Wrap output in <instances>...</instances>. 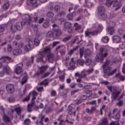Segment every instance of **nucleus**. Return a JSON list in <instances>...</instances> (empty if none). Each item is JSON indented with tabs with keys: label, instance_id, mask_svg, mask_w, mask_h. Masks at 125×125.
<instances>
[{
	"label": "nucleus",
	"instance_id": "f257e3e1",
	"mask_svg": "<svg viewBox=\"0 0 125 125\" xmlns=\"http://www.w3.org/2000/svg\"><path fill=\"white\" fill-rule=\"evenodd\" d=\"M109 53V51L107 48L101 47L99 52L97 54L96 56V61L98 62L103 61L105 58L108 55Z\"/></svg>",
	"mask_w": 125,
	"mask_h": 125
},
{
	"label": "nucleus",
	"instance_id": "f03ea898",
	"mask_svg": "<svg viewBox=\"0 0 125 125\" xmlns=\"http://www.w3.org/2000/svg\"><path fill=\"white\" fill-rule=\"evenodd\" d=\"M93 26L94 28H96V30L92 32H90L88 31H86L85 34L86 36H88L90 34L93 35H96L98 33L101 32L103 29L102 25L99 24L97 23L93 24Z\"/></svg>",
	"mask_w": 125,
	"mask_h": 125
},
{
	"label": "nucleus",
	"instance_id": "7ed1b4c3",
	"mask_svg": "<svg viewBox=\"0 0 125 125\" xmlns=\"http://www.w3.org/2000/svg\"><path fill=\"white\" fill-rule=\"evenodd\" d=\"M59 21L60 22V24H64V30L65 31H67L68 32L71 33L72 31L73 28L72 27V24L70 22H66L65 19H62L60 20Z\"/></svg>",
	"mask_w": 125,
	"mask_h": 125
},
{
	"label": "nucleus",
	"instance_id": "20e7f679",
	"mask_svg": "<svg viewBox=\"0 0 125 125\" xmlns=\"http://www.w3.org/2000/svg\"><path fill=\"white\" fill-rule=\"evenodd\" d=\"M115 22L112 21H110L108 23V27L107 31L108 33L110 35L112 34L114 32V30L113 27L115 26Z\"/></svg>",
	"mask_w": 125,
	"mask_h": 125
},
{
	"label": "nucleus",
	"instance_id": "39448f33",
	"mask_svg": "<svg viewBox=\"0 0 125 125\" xmlns=\"http://www.w3.org/2000/svg\"><path fill=\"white\" fill-rule=\"evenodd\" d=\"M120 93V92L119 91L116 90H114L112 94L111 98L112 99H114V100H115L116 99H119L122 98L123 96V94H122L119 97V95Z\"/></svg>",
	"mask_w": 125,
	"mask_h": 125
},
{
	"label": "nucleus",
	"instance_id": "423d86ee",
	"mask_svg": "<svg viewBox=\"0 0 125 125\" xmlns=\"http://www.w3.org/2000/svg\"><path fill=\"white\" fill-rule=\"evenodd\" d=\"M23 64L20 63L17 65L15 69V72L17 75H21L22 74L23 70L22 69Z\"/></svg>",
	"mask_w": 125,
	"mask_h": 125
},
{
	"label": "nucleus",
	"instance_id": "0eeeda50",
	"mask_svg": "<svg viewBox=\"0 0 125 125\" xmlns=\"http://www.w3.org/2000/svg\"><path fill=\"white\" fill-rule=\"evenodd\" d=\"M10 113L8 112V114L10 118H9L7 116L5 115H4L3 116L2 118L3 120L6 122H8L10 121V120L12 119V116L13 113V111L12 110H10Z\"/></svg>",
	"mask_w": 125,
	"mask_h": 125
},
{
	"label": "nucleus",
	"instance_id": "6e6552de",
	"mask_svg": "<svg viewBox=\"0 0 125 125\" xmlns=\"http://www.w3.org/2000/svg\"><path fill=\"white\" fill-rule=\"evenodd\" d=\"M20 23H18L16 25L12 24L11 25L10 27V31L12 32H15L17 30H21L22 28L21 26H20Z\"/></svg>",
	"mask_w": 125,
	"mask_h": 125
},
{
	"label": "nucleus",
	"instance_id": "1a4fd4ad",
	"mask_svg": "<svg viewBox=\"0 0 125 125\" xmlns=\"http://www.w3.org/2000/svg\"><path fill=\"white\" fill-rule=\"evenodd\" d=\"M109 64V62L107 61L105 62L102 65L104 72L107 74L110 73L111 69V68L108 66Z\"/></svg>",
	"mask_w": 125,
	"mask_h": 125
},
{
	"label": "nucleus",
	"instance_id": "9d476101",
	"mask_svg": "<svg viewBox=\"0 0 125 125\" xmlns=\"http://www.w3.org/2000/svg\"><path fill=\"white\" fill-rule=\"evenodd\" d=\"M39 2V0H28L27 3L28 5L36 7L38 5Z\"/></svg>",
	"mask_w": 125,
	"mask_h": 125
},
{
	"label": "nucleus",
	"instance_id": "9b49d317",
	"mask_svg": "<svg viewBox=\"0 0 125 125\" xmlns=\"http://www.w3.org/2000/svg\"><path fill=\"white\" fill-rule=\"evenodd\" d=\"M6 88L7 93L9 94L12 93L14 91V86L12 84H7L6 86Z\"/></svg>",
	"mask_w": 125,
	"mask_h": 125
},
{
	"label": "nucleus",
	"instance_id": "f8f14e48",
	"mask_svg": "<svg viewBox=\"0 0 125 125\" xmlns=\"http://www.w3.org/2000/svg\"><path fill=\"white\" fill-rule=\"evenodd\" d=\"M33 22L31 20V18L30 17H29V20L28 23L29 25L31 26L34 29L35 31L37 32L38 30V25L34 24Z\"/></svg>",
	"mask_w": 125,
	"mask_h": 125
},
{
	"label": "nucleus",
	"instance_id": "ddd939ff",
	"mask_svg": "<svg viewBox=\"0 0 125 125\" xmlns=\"http://www.w3.org/2000/svg\"><path fill=\"white\" fill-rule=\"evenodd\" d=\"M3 72H0V77H2L4 75V73L9 74L11 72L10 68L8 66L4 67L3 69Z\"/></svg>",
	"mask_w": 125,
	"mask_h": 125
},
{
	"label": "nucleus",
	"instance_id": "4468645a",
	"mask_svg": "<svg viewBox=\"0 0 125 125\" xmlns=\"http://www.w3.org/2000/svg\"><path fill=\"white\" fill-rule=\"evenodd\" d=\"M113 6L114 7H116L115 10H117L120 8L121 5L120 3L116 0H114L112 1Z\"/></svg>",
	"mask_w": 125,
	"mask_h": 125
},
{
	"label": "nucleus",
	"instance_id": "2eb2a0df",
	"mask_svg": "<svg viewBox=\"0 0 125 125\" xmlns=\"http://www.w3.org/2000/svg\"><path fill=\"white\" fill-rule=\"evenodd\" d=\"M22 78L21 82V84L23 85L27 82L28 77L27 74L25 73H24L22 74Z\"/></svg>",
	"mask_w": 125,
	"mask_h": 125
},
{
	"label": "nucleus",
	"instance_id": "dca6fc26",
	"mask_svg": "<svg viewBox=\"0 0 125 125\" xmlns=\"http://www.w3.org/2000/svg\"><path fill=\"white\" fill-rule=\"evenodd\" d=\"M48 66L47 65L45 66H42L40 68V73H36V74L38 75L40 73L42 74L44 71H45L47 69Z\"/></svg>",
	"mask_w": 125,
	"mask_h": 125
},
{
	"label": "nucleus",
	"instance_id": "f3484780",
	"mask_svg": "<svg viewBox=\"0 0 125 125\" xmlns=\"http://www.w3.org/2000/svg\"><path fill=\"white\" fill-rule=\"evenodd\" d=\"M23 44V43H22L18 44L16 41L13 42L12 43V45L13 47L16 48H19V49L22 47Z\"/></svg>",
	"mask_w": 125,
	"mask_h": 125
},
{
	"label": "nucleus",
	"instance_id": "a211bd4d",
	"mask_svg": "<svg viewBox=\"0 0 125 125\" xmlns=\"http://www.w3.org/2000/svg\"><path fill=\"white\" fill-rule=\"evenodd\" d=\"M121 40V38L118 36H115L113 37L112 38V41L113 42L118 43Z\"/></svg>",
	"mask_w": 125,
	"mask_h": 125
},
{
	"label": "nucleus",
	"instance_id": "6ab92c4d",
	"mask_svg": "<svg viewBox=\"0 0 125 125\" xmlns=\"http://www.w3.org/2000/svg\"><path fill=\"white\" fill-rule=\"evenodd\" d=\"M105 10V8L104 7L101 6L99 7L98 9V11L100 15L103 14L104 13Z\"/></svg>",
	"mask_w": 125,
	"mask_h": 125
},
{
	"label": "nucleus",
	"instance_id": "aec40b11",
	"mask_svg": "<svg viewBox=\"0 0 125 125\" xmlns=\"http://www.w3.org/2000/svg\"><path fill=\"white\" fill-rule=\"evenodd\" d=\"M29 44L26 45L24 47V50L26 51L30 50L31 49V46L32 43V41L30 40L29 42Z\"/></svg>",
	"mask_w": 125,
	"mask_h": 125
},
{
	"label": "nucleus",
	"instance_id": "412c9836",
	"mask_svg": "<svg viewBox=\"0 0 125 125\" xmlns=\"http://www.w3.org/2000/svg\"><path fill=\"white\" fill-rule=\"evenodd\" d=\"M2 59L3 61V62L8 63L11 60V58L8 56H2L0 58V60Z\"/></svg>",
	"mask_w": 125,
	"mask_h": 125
},
{
	"label": "nucleus",
	"instance_id": "4be33fe9",
	"mask_svg": "<svg viewBox=\"0 0 125 125\" xmlns=\"http://www.w3.org/2000/svg\"><path fill=\"white\" fill-rule=\"evenodd\" d=\"M85 63L87 65L91 64L92 66H94L95 65L94 62L92 61L91 59H86Z\"/></svg>",
	"mask_w": 125,
	"mask_h": 125
},
{
	"label": "nucleus",
	"instance_id": "5701e85b",
	"mask_svg": "<svg viewBox=\"0 0 125 125\" xmlns=\"http://www.w3.org/2000/svg\"><path fill=\"white\" fill-rule=\"evenodd\" d=\"M17 113V114L20 116V117L21 119H23L24 117V115H20V113L21 112V110L20 107H17L15 110Z\"/></svg>",
	"mask_w": 125,
	"mask_h": 125
},
{
	"label": "nucleus",
	"instance_id": "b1692460",
	"mask_svg": "<svg viewBox=\"0 0 125 125\" xmlns=\"http://www.w3.org/2000/svg\"><path fill=\"white\" fill-rule=\"evenodd\" d=\"M46 58L42 56L40 58H37L36 60L37 62H42L43 63H45L46 60Z\"/></svg>",
	"mask_w": 125,
	"mask_h": 125
},
{
	"label": "nucleus",
	"instance_id": "393cba45",
	"mask_svg": "<svg viewBox=\"0 0 125 125\" xmlns=\"http://www.w3.org/2000/svg\"><path fill=\"white\" fill-rule=\"evenodd\" d=\"M21 52V49H19L15 50L13 51V53L14 55L17 56L20 54Z\"/></svg>",
	"mask_w": 125,
	"mask_h": 125
},
{
	"label": "nucleus",
	"instance_id": "a878e982",
	"mask_svg": "<svg viewBox=\"0 0 125 125\" xmlns=\"http://www.w3.org/2000/svg\"><path fill=\"white\" fill-rule=\"evenodd\" d=\"M73 58H72L71 59V61L70 62L69 65H70V68H69V69L70 70L72 68L73 69V67L75 63V62L73 60Z\"/></svg>",
	"mask_w": 125,
	"mask_h": 125
},
{
	"label": "nucleus",
	"instance_id": "bb28decb",
	"mask_svg": "<svg viewBox=\"0 0 125 125\" xmlns=\"http://www.w3.org/2000/svg\"><path fill=\"white\" fill-rule=\"evenodd\" d=\"M48 59L49 62H52L54 60L53 54H50L48 56Z\"/></svg>",
	"mask_w": 125,
	"mask_h": 125
},
{
	"label": "nucleus",
	"instance_id": "cd10ccee",
	"mask_svg": "<svg viewBox=\"0 0 125 125\" xmlns=\"http://www.w3.org/2000/svg\"><path fill=\"white\" fill-rule=\"evenodd\" d=\"M45 116L42 115L41 118V120L39 121L38 120H37L36 125H43V121L42 120L45 118Z\"/></svg>",
	"mask_w": 125,
	"mask_h": 125
},
{
	"label": "nucleus",
	"instance_id": "c85d7f7f",
	"mask_svg": "<svg viewBox=\"0 0 125 125\" xmlns=\"http://www.w3.org/2000/svg\"><path fill=\"white\" fill-rule=\"evenodd\" d=\"M108 124V121L107 119L106 118L103 119L101 123L98 125H107Z\"/></svg>",
	"mask_w": 125,
	"mask_h": 125
},
{
	"label": "nucleus",
	"instance_id": "c756f323",
	"mask_svg": "<svg viewBox=\"0 0 125 125\" xmlns=\"http://www.w3.org/2000/svg\"><path fill=\"white\" fill-rule=\"evenodd\" d=\"M11 2L14 5L17 4L19 6H21L22 4V2L21 1H20L18 2L16 0H12Z\"/></svg>",
	"mask_w": 125,
	"mask_h": 125
},
{
	"label": "nucleus",
	"instance_id": "7c9ffc66",
	"mask_svg": "<svg viewBox=\"0 0 125 125\" xmlns=\"http://www.w3.org/2000/svg\"><path fill=\"white\" fill-rule=\"evenodd\" d=\"M109 39L107 36L102 37L101 38V41L104 43H107L109 41Z\"/></svg>",
	"mask_w": 125,
	"mask_h": 125
},
{
	"label": "nucleus",
	"instance_id": "2f4dec72",
	"mask_svg": "<svg viewBox=\"0 0 125 125\" xmlns=\"http://www.w3.org/2000/svg\"><path fill=\"white\" fill-rule=\"evenodd\" d=\"M29 20V19H25L23 20L21 22V23H20V24H21V26H22H22L24 25L25 24H29L28 23Z\"/></svg>",
	"mask_w": 125,
	"mask_h": 125
},
{
	"label": "nucleus",
	"instance_id": "473e14b6",
	"mask_svg": "<svg viewBox=\"0 0 125 125\" xmlns=\"http://www.w3.org/2000/svg\"><path fill=\"white\" fill-rule=\"evenodd\" d=\"M9 6V4L8 3H6L3 5L2 7V8L3 10H6L8 9Z\"/></svg>",
	"mask_w": 125,
	"mask_h": 125
},
{
	"label": "nucleus",
	"instance_id": "72a5a7b5",
	"mask_svg": "<svg viewBox=\"0 0 125 125\" xmlns=\"http://www.w3.org/2000/svg\"><path fill=\"white\" fill-rule=\"evenodd\" d=\"M34 104H29L27 106L28 111L29 112H31L32 111V108L33 105Z\"/></svg>",
	"mask_w": 125,
	"mask_h": 125
},
{
	"label": "nucleus",
	"instance_id": "f704fd0d",
	"mask_svg": "<svg viewBox=\"0 0 125 125\" xmlns=\"http://www.w3.org/2000/svg\"><path fill=\"white\" fill-rule=\"evenodd\" d=\"M119 47L122 49H125V41L121 43L119 45Z\"/></svg>",
	"mask_w": 125,
	"mask_h": 125
},
{
	"label": "nucleus",
	"instance_id": "c9c22d12",
	"mask_svg": "<svg viewBox=\"0 0 125 125\" xmlns=\"http://www.w3.org/2000/svg\"><path fill=\"white\" fill-rule=\"evenodd\" d=\"M115 77L119 78L122 81H123L125 79V77L120 75V73H118L116 74Z\"/></svg>",
	"mask_w": 125,
	"mask_h": 125
},
{
	"label": "nucleus",
	"instance_id": "e433bc0d",
	"mask_svg": "<svg viewBox=\"0 0 125 125\" xmlns=\"http://www.w3.org/2000/svg\"><path fill=\"white\" fill-rule=\"evenodd\" d=\"M113 3L111 0H106V4L108 7H109Z\"/></svg>",
	"mask_w": 125,
	"mask_h": 125
},
{
	"label": "nucleus",
	"instance_id": "4c0bfd02",
	"mask_svg": "<svg viewBox=\"0 0 125 125\" xmlns=\"http://www.w3.org/2000/svg\"><path fill=\"white\" fill-rule=\"evenodd\" d=\"M49 20L48 19H47L46 20L43 24V26L44 28H47L48 27L49 25Z\"/></svg>",
	"mask_w": 125,
	"mask_h": 125
},
{
	"label": "nucleus",
	"instance_id": "58836bf2",
	"mask_svg": "<svg viewBox=\"0 0 125 125\" xmlns=\"http://www.w3.org/2000/svg\"><path fill=\"white\" fill-rule=\"evenodd\" d=\"M54 15V14L52 12H48L47 14V16L49 18H51Z\"/></svg>",
	"mask_w": 125,
	"mask_h": 125
},
{
	"label": "nucleus",
	"instance_id": "ea45409f",
	"mask_svg": "<svg viewBox=\"0 0 125 125\" xmlns=\"http://www.w3.org/2000/svg\"><path fill=\"white\" fill-rule=\"evenodd\" d=\"M36 38L34 40V43L35 45L38 46L40 43V39H38V38Z\"/></svg>",
	"mask_w": 125,
	"mask_h": 125
},
{
	"label": "nucleus",
	"instance_id": "a19ab883",
	"mask_svg": "<svg viewBox=\"0 0 125 125\" xmlns=\"http://www.w3.org/2000/svg\"><path fill=\"white\" fill-rule=\"evenodd\" d=\"M53 33L52 31H49L47 34V36L48 37L51 38L53 37Z\"/></svg>",
	"mask_w": 125,
	"mask_h": 125
},
{
	"label": "nucleus",
	"instance_id": "79ce46f5",
	"mask_svg": "<svg viewBox=\"0 0 125 125\" xmlns=\"http://www.w3.org/2000/svg\"><path fill=\"white\" fill-rule=\"evenodd\" d=\"M65 14V13L64 12H60L55 17V18L56 19H58L61 16L64 15Z\"/></svg>",
	"mask_w": 125,
	"mask_h": 125
},
{
	"label": "nucleus",
	"instance_id": "37998d69",
	"mask_svg": "<svg viewBox=\"0 0 125 125\" xmlns=\"http://www.w3.org/2000/svg\"><path fill=\"white\" fill-rule=\"evenodd\" d=\"M48 83V82L47 81V79H45L43 81L41 82L39 84H40L44 85L45 86L47 85Z\"/></svg>",
	"mask_w": 125,
	"mask_h": 125
},
{
	"label": "nucleus",
	"instance_id": "c03bdc74",
	"mask_svg": "<svg viewBox=\"0 0 125 125\" xmlns=\"http://www.w3.org/2000/svg\"><path fill=\"white\" fill-rule=\"evenodd\" d=\"M74 27L75 29L76 30L79 29L81 28L80 26L76 23L74 24Z\"/></svg>",
	"mask_w": 125,
	"mask_h": 125
},
{
	"label": "nucleus",
	"instance_id": "a18cd8bd",
	"mask_svg": "<svg viewBox=\"0 0 125 125\" xmlns=\"http://www.w3.org/2000/svg\"><path fill=\"white\" fill-rule=\"evenodd\" d=\"M100 18L102 20H105L107 18L106 15L104 13L102 15H100Z\"/></svg>",
	"mask_w": 125,
	"mask_h": 125
},
{
	"label": "nucleus",
	"instance_id": "49530a36",
	"mask_svg": "<svg viewBox=\"0 0 125 125\" xmlns=\"http://www.w3.org/2000/svg\"><path fill=\"white\" fill-rule=\"evenodd\" d=\"M120 114L119 113H118L115 116L113 117V118L115 119H119L120 118Z\"/></svg>",
	"mask_w": 125,
	"mask_h": 125
},
{
	"label": "nucleus",
	"instance_id": "de8ad7c7",
	"mask_svg": "<svg viewBox=\"0 0 125 125\" xmlns=\"http://www.w3.org/2000/svg\"><path fill=\"white\" fill-rule=\"evenodd\" d=\"M34 57L32 56L31 57V62H30L29 61V62H27L26 64V66H29L30 65H31V64H32L33 62V59Z\"/></svg>",
	"mask_w": 125,
	"mask_h": 125
},
{
	"label": "nucleus",
	"instance_id": "09e8293b",
	"mask_svg": "<svg viewBox=\"0 0 125 125\" xmlns=\"http://www.w3.org/2000/svg\"><path fill=\"white\" fill-rule=\"evenodd\" d=\"M43 105L42 103H41L40 105L38 107H35L34 108V110L37 111L39 108H42L43 107Z\"/></svg>",
	"mask_w": 125,
	"mask_h": 125
},
{
	"label": "nucleus",
	"instance_id": "8fccbe9b",
	"mask_svg": "<svg viewBox=\"0 0 125 125\" xmlns=\"http://www.w3.org/2000/svg\"><path fill=\"white\" fill-rule=\"evenodd\" d=\"M74 13H73V14L71 13L68 14L67 16L68 19L70 20H72V19L73 17V14H74Z\"/></svg>",
	"mask_w": 125,
	"mask_h": 125
},
{
	"label": "nucleus",
	"instance_id": "3c124183",
	"mask_svg": "<svg viewBox=\"0 0 125 125\" xmlns=\"http://www.w3.org/2000/svg\"><path fill=\"white\" fill-rule=\"evenodd\" d=\"M77 49V48H76L73 49H72L69 52L68 54L71 55H72L73 53Z\"/></svg>",
	"mask_w": 125,
	"mask_h": 125
},
{
	"label": "nucleus",
	"instance_id": "603ef678",
	"mask_svg": "<svg viewBox=\"0 0 125 125\" xmlns=\"http://www.w3.org/2000/svg\"><path fill=\"white\" fill-rule=\"evenodd\" d=\"M31 123L30 120L29 119H27L24 121V123L26 125H28Z\"/></svg>",
	"mask_w": 125,
	"mask_h": 125
},
{
	"label": "nucleus",
	"instance_id": "864d4df0",
	"mask_svg": "<svg viewBox=\"0 0 125 125\" xmlns=\"http://www.w3.org/2000/svg\"><path fill=\"white\" fill-rule=\"evenodd\" d=\"M84 62V61L83 60V59H81L80 60H79L78 61V63L80 65H83Z\"/></svg>",
	"mask_w": 125,
	"mask_h": 125
},
{
	"label": "nucleus",
	"instance_id": "5fc2aeb1",
	"mask_svg": "<svg viewBox=\"0 0 125 125\" xmlns=\"http://www.w3.org/2000/svg\"><path fill=\"white\" fill-rule=\"evenodd\" d=\"M31 93H30L28 96L26 97L23 100V101H26L30 99V96H31Z\"/></svg>",
	"mask_w": 125,
	"mask_h": 125
},
{
	"label": "nucleus",
	"instance_id": "6e6d98bb",
	"mask_svg": "<svg viewBox=\"0 0 125 125\" xmlns=\"http://www.w3.org/2000/svg\"><path fill=\"white\" fill-rule=\"evenodd\" d=\"M8 101L10 102H13L15 101V100L13 97H10L9 98Z\"/></svg>",
	"mask_w": 125,
	"mask_h": 125
},
{
	"label": "nucleus",
	"instance_id": "4d7b16f0",
	"mask_svg": "<svg viewBox=\"0 0 125 125\" xmlns=\"http://www.w3.org/2000/svg\"><path fill=\"white\" fill-rule=\"evenodd\" d=\"M60 80L62 82H63L64 81L65 75H64L59 77Z\"/></svg>",
	"mask_w": 125,
	"mask_h": 125
},
{
	"label": "nucleus",
	"instance_id": "13d9d810",
	"mask_svg": "<svg viewBox=\"0 0 125 125\" xmlns=\"http://www.w3.org/2000/svg\"><path fill=\"white\" fill-rule=\"evenodd\" d=\"M60 9V7L58 5H56L55 7V11L56 12H58L59 10Z\"/></svg>",
	"mask_w": 125,
	"mask_h": 125
},
{
	"label": "nucleus",
	"instance_id": "bf43d9fd",
	"mask_svg": "<svg viewBox=\"0 0 125 125\" xmlns=\"http://www.w3.org/2000/svg\"><path fill=\"white\" fill-rule=\"evenodd\" d=\"M73 109V107L71 106L70 105L68 107V109L69 110V111L68 112V113L69 114H72V112L71 111V110Z\"/></svg>",
	"mask_w": 125,
	"mask_h": 125
},
{
	"label": "nucleus",
	"instance_id": "052dcab7",
	"mask_svg": "<svg viewBox=\"0 0 125 125\" xmlns=\"http://www.w3.org/2000/svg\"><path fill=\"white\" fill-rule=\"evenodd\" d=\"M93 71V69L92 68L88 69L87 71L88 74H90L92 73Z\"/></svg>",
	"mask_w": 125,
	"mask_h": 125
},
{
	"label": "nucleus",
	"instance_id": "680f3d73",
	"mask_svg": "<svg viewBox=\"0 0 125 125\" xmlns=\"http://www.w3.org/2000/svg\"><path fill=\"white\" fill-rule=\"evenodd\" d=\"M123 104V101H120L116 104L117 105L119 106H121Z\"/></svg>",
	"mask_w": 125,
	"mask_h": 125
},
{
	"label": "nucleus",
	"instance_id": "e2e57ef3",
	"mask_svg": "<svg viewBox=\"0 0 125 125\" xmlns=\"http://www.w3.org/2000/svg\"><path fill=\"white\" fill-rule=\"evenodd\" d=\"M37 89L39 92H41L43 90V88L42 87H39L37 88Z\"/></svg>",
	"mask_w": 125,
	"mask_h": 125
},
{
	"label": "nucleus",
	"instance_id": "0e129e2a",
	"mask_svg": "<svg viewBox=\"0 0 125 125\" xmlns=\"http://www.w3.org/2000/svg\"><path fill=\"white\" fill-rule=\"evenodd\" d=\"M12 48L11 46L10 45H8L7 47V50L8 51L10 52L12 50Z\"/></svg>",
	"mask_w": 125,
	"mask_h": 125
},
{
	"label": "nucleus",
	"instance_id": "69168bd1",
	"mask_svg": "<svg viewBox=\"0 0 125 125\" xmlns=\"http://www.w3.org/2000/svg\"><path fill=\"white\" fill-rule=\"evenodd\" d=\"M67 121L68 120L67 119H66L65 121H64L63 120H60V122L59 123V125H61L63 123Z\"/></svg>",
	"mask_w": 125,
	"mask_h": 125
},
{
	"label": "nucleus",
	"instance_id": "338daca9",
	"mask_svg": "<svg viewBox=\"0 0 125 125\" xmlns=\"http://www.w3.org/2000/svg\"><path fill=\"white\" fill-rule=\"evenodd\" d=\"M96 110V108L95 107H92L90 110V112L92 113L94 112Z\"/></svg>",
	"mask_w": 125,
	"mask_h": 125
},
{
	"label": "nucleus",
	"instance_id": "774afa93",
	"mask_svg": "<svg viewBox=\"0 0 125 125\" xmlns=\"http://www.w3.org/2000/svg\"><path fill=\"white\" fill-rule=\"evenodd\" d=\"M111 125H119V123L117 121L113 122L111 123Z\"/></svg>",
	"mask_w": 125,
	"mask_h": 125
}]
</instances>
